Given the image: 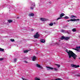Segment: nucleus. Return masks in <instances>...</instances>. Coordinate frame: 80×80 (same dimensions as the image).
Here are the masks:
<instances>
[{
    "label": "nucleus",
    "instance_id": "423d86ee",
    "mask_svg": "<svg viewBox=\"0 0 80 80\" xmlns=\"http://www.w3.org/2000/svg\"><path fill=\"white\" fill-rule=\"evenodd\" d=\"M39 35L38 34V32H37L36 33V34H35L34 36V37L35 38H38L39 37Z\"/></svg>",
    "mask_w": 80,
    "mask_h": 80
},
{
    "label": "nucleus",
    "instance_id": "0eeeda50",
    "mask_svg": "<svg viewBox=\"0 0 80 80\" xmlns=\"http://www.w3.org/2000/svg\"><path fill=\"white\" fill-rule=\"evenodd\" d=\"M40 20L41 21H42V22H45V21H47L48 20V19L45 18H40Z\"/></svg>",
    "mask_w": 80,
    "mask_h": 80
},
{
    "label": "nucleus",
    "instance_id": "9d476101",
    "mask_svg": "<svg viewBox=\"0 0 80 80\" xmlns=\"http://www.w3.org/2000/svg\"><path fill=\"white\" fill-rule=\"evenodd\" d=\"M76 48L77 49H74V50L79 52H80V46L78 47H77Z\"/></svg>",
    "mask_w": 80,
    "mask_h": 80
},
{
    "label": "nucleus",
    "instance_id": "2eb2a0df",
    "mask_svg": "<svg viewBox=\"0 0 80 80\" xmlns=\"http://www.w3.org/2000/svg\"><path fill=\"white\" fill-rule=\"evenodd\" d=\"M32 58L33 61H35V59H36V57H35V56H34L33 58L32 57Z\"/></svg>",
    "mask_w": 80,
    "mask_h": 80
},
{
    "label": "nucleus",
    "instance_id": "9b49d317",
    "mask_svg": "<svg viewBox=\"0 0 80 80\" xmlns=\"http://www.w3.org/2000/svg\"><path fill=\"white\" fill-rule=\"evenodd\" d=\"M36 67H38V68H40L41 69H42L43 68V67H42V66H41L40 65L38 64H36Z\"/></svg>",
    "mask_w": 80,
    "mask_h": 80
},
{
    "label": "nucleus",
    "instance_id": "39448f33",
    "mask_svg": "<svg viewBox=\"0 0 80 80\" xmlns=\"http://www.w3.org/2000/svg\"><path fill=\"white\" fill-rule=\"evenodd\" d=\"M64 16V13H62L60 15V17L56 19V20H59V19H62V17Z\"/></svg>",
    "mask_w": 80,
    "mask_h": 80
},
{
    "label": "nucleus",
    "instance_id": "c9c22d12",
    "mask_svg": "<svg viewBox=\"0 0 80 80\" xmlns=\"http://www.w3.org/2000/svg\"><path fill=\"white\" fill-rule=\"evenodd\" d=\"M45 32H46V33H47V31H46Z\"/></svg>",
    "mask_w": 80,
    "mask_h": 80
},
{
    "label": "nucleus",
    "instance_id": "58836bf2",
    "mask_svg": "<svg viewBox=\"0 0 80 80\" xmlns=\"http://www.w3.org/2000/svg\"><path fill=\"white\" fill-rule=\"evenodd\" d=\"M79 59H80V58H79Z\"/></svg>",
    "mask_w": 80,
    "mask_h": 80
},
{
    "label": "nucleus",
    "instance_id": "bb28decb",
    "mask_svg": "<svg viewBox=\"0 0 80 80\" xmlns=\"http://www.w3.org/2000/svg\"><path fill=\"white\" fill-rule=\"evenodd\" d=\"M9 8L10 9H11V10H13V8H12V7H9Z\"/></svg>",
    "mask_w": 80,
    "mask_h": 80
},
{
    "label": "nucleus",
    "instance_id": "20e7f679",
    "mask_svg": "<svg viewBox=\"0 0 80 80\" xmlns=\"http://www.w3.org/2000/svg\"><path fill=\"white\" fill-rule=\"evenodd\" d=\"M35 6V4L34 2L31 3V7H30V9L31 10H33V8Z\"/></svg>",
    "mask_w": 80,
    "mask_h": 80
},
{
    "label": "nucleus",
    "instance_id": "e433bc0d",
    "mask_svg": "<svg viewBox=\"0 0 80 80\" xmlns=\"http://www.w3.org/2000/svg\"><path fill=\"white\" fill-rule=\"evenodd\" d=\"M79 38H80V36H79Z\"/></svg>",
    "mask_w": 80,
    "mask_h": 80
},
{
    "label": "nucleus",
    "instance_id": "2f4dec72",
    "mask_svg": "<svg viewBox=\"0 0 80 80\" xmlns=\"http://www.w3.org/2000/svg\"><path fill=\"white\" fill-rule=\"evenodd\" d=\"M53 24H54V25H55L56 24V23L55 22H53Z\"/></svg>",
    "mask_w": 80,
    "mask_h": 80
},
{
    "label": "nucleus",
    "instance_id": "c85d7f7f",
    "mask_svg": "<svg viewBox=\"0 0 80 80\" xmlns=\"http://www.w3.org/2000/svg\"><path fill=\"white\" fill-rule=\"evenodd\" d=\"M61 32H65V30H62L61 31Z\"/></svg>",
    "mask_w": 80,
    "mask_h": 80
},
{
    "label": "nucleus",
    "instance_id": "4468645a",
    "mask_svg": "<svg viewBox=\"0 0 80 80\" xmlns=\"http://www.w3.org/2000/svg\"><path fill=\"white\" fill-rule=\"evenodd\" d=\"M70 18H74V19H75L76 18H77V17L75 16H74V15H72L70 17Z\"/></svg>",
    "mask_w": 80,
    "mask_h": 80
},
{
    "label": "nucleus",
    "instance_id": "f3484780",
    "mask_svg": "<svg viewBox=\"0 0 80 80\" xmlns=\"http://www.w3.org/2000/svg\"><path fill=\"white\" fill-rule=\"evenodd\" d=\"M72 31L73 32H76L77 30H76V29L73 28L72 29Z\"/></svg>",
    "mask_w": 80,
    "mask_h": 80
},
{
    "label": "nucleus",
    "instance_id": "72a5a7b5",
    "mask_svg": "<svg viewBox=\"0 0 80 80\" xmlns=\"http://www.w3.org/2000/svg\"><path fill=\"white\" fill-rule=\"evenodd\" d=\"M24 62H25V63H28L27 61H24Z\"/></svg>",
    "mask_w": 80,
    "mask_h": 80
},
{
    "label": "nucleus",
    "instance_id": "5701e85b",
    "mask_svg": "<svg viewBox=\"0 0 80 80\" xmlns=\"http://www.w3.org/2000/svg\"><path fill=\"white\" fill-rule=\"evenodd\" d=\"M8 22H9V23H11V22H12V20H8Z\"/></svg>",
    "mask_w": 80,
    "mask_h": 80
},
{
    "label": "nucleus",
    "instance_id": "b1692460",
    "mask_svg": "<svg viewBox=\"0 0 80 80\" xmlns=\"http://www.w3.org/2000/svg\"><path fill=\"white\" fill-rule=\"evenodd\" d=\"M28 52V50H25L24 51V53H27Z\"/></svg>",
    "mask_w": 80,
    "mask_h": 80
},
{
    "label": "nucleus",
    "instance_id": "cd10ccee",
    "mask_svg": "<svg viewBox=\"0 0 80 80\" xmlns=\"http://www.w3.org/2000/svg\"><path fill=\"white\" fill-rule=\"evenodd\" d=\"M3 60V58H0V61H2Z\"/></svg>",
    "mask_w": 80,
    "mask_h": 80
},
{
    "label": "nucleus",
    "instance_id": "ddd939ff",
    "mask_svg": "<svg viewBox=\"0 0 80 80\" xmlns=\"http://www.w3.org/2000/svg\"><path fill=\"white\" fill-rule=\"evenodd\" d=\"M40 42H41V43H45V40L44 39H41L40 40Z\"/></svg>",
    "mask_w": 80,
    "mask_h": 80
},
{
    "label": "nucleus",
    "instance_id": "f8f14e48",
    "mask_svg": "<svg viewBox=\"0 0 80 80\" xmlns=\"http://www.w3.org/2000/svg\"><path fill=\"white\" fill-rule=\"evenodd\" d=\"M34 14L32 13H30L29 14V17H34Z\"/></svg>",
    "mask_w": 80,
    "mask_h": 80
},
{
    "label": "nucleus",
    "instance_id": "f704fd0d",
    "mask_svg": "<svg viewBox=\"0 0 80 80\" xmlns=\"http://www.w3.org/2000/svg\"><path fill=\"white\" fill-rule=\"evenodd\" d=\"M17 18H18H18H19V17H17Z\"/></svg>",
    "mask_w": 80,
    "mask_h": 80
},
{
    "label": "nucleus",
    "instance_id": "393cba45",
    "mask_svg": "<svg viewBox=\"0 0 80 80\" xmlns=\"http://www.w3.org/2000/svg\"><path fill=\"white\" fill-rule=\"evenodd\" d=\"M10 40L11 42H15V40L13 39H11Z\"/></svg>",
    "mask_w": 80,
    "mask_h": 80
},
{
    "label": "nucleus",
    "instance_id": "a211bd4d",
    "mask_svg": "<svg viewBox=\"0 0 80 80\" xmlns=\"http://www.w3.org/2000/svg\"><path fill=\"white\" fill-rule=\"evenodd\" d=\"M49 26H53V23H51L49 24Z\"/></svg>",
    "mask_w": 80,
    "mask_h": 80
},
{
    "label": "nucleus",
    "instance_id": "f03ea898",
    "mask_svg": "<svg viewBox=\"0 0 80 80\" xmlns=\"http://www.w3.org/2000/svg\"><path fill=\"white\" fill-rule=\"evenodd\" d=\"M70 38V37H65L64 36H62L61 38V40H69Z\"/></svg>",
    "mask_w": 80,
    "mask_h": 80
},
{
    "label": "nucleus",
    "instance_id": "473e14b6",
    "mask_svg": "<svg viewBox=\"0 0 80 80\" xmlns=\"http://www.w3.org/2000/svg\"><path fill=\"white\" fill-rule=\"evenodd\" d=\"M49 3H50V4H51V3H52V2H49Z\"/></svg>",
    "mask_w": 80,
    "mask_h": 80
},
{
    "label": "nucleus",
    "instance_id": "6ab92c4d",
    "mask_svg": "<svg viewBox=\"0 0 80 80\" xmlns=\"http://www.w3.org/2000/svg\"><path fill=\"white\" fill-rule=\"evenodd\" d=\"M0 52H3L4 51V49L0 48Z\"/></svg>",
    "mask_w": 80,
    "mask_h": 80
},
{
    "label": "nucleus",
    "instance_id": "a878e982",
    "mask_svg": "<svg viewBox=\"0 0 80 80\" xmlns=\"http://www.w3.org/2000/svg\"><path fill=\"white\" fill-rule=\"evenodd\" d=\"M56 80H63L62 79L60 78H58L56 79Z\"/></svg>",
    "mask_w": 80,
    "mask_h": 80
},
{
    "label": "nucleus",
    "instance_id": "412c9836",
    "mask_svg": "<svg viewBox=\"0 0 80 80\" xmlns=\"http://www.w3.org/2000/svg\"><path fill=\"white\" fill-rule=\"evenodd\" d=\"M17 58H15V59H14V61H13V62H14V63H15V62H17Z\"/></svg>",
    "mask_w": 80,
    "mask_h": 80
},
{
    "label": "nucleus",
    "instance_id": "1a4fd4ad",
    "mask_svg": "<svg viewBox=\"0 0 80 80\" xmlns=\"http://www.w3.org/2000/svg\"><path fill=\"white\" fill-rule=\"evenodd\" d=\"M47 68V70H53V68H52L51 67H46Z\"/></svg>",
    "mask_w": 80,
    "mask_h": 80
},
{
    "label": "nucleus",
    "instance_id": "6e6552de",
    "mask_svg": "<svg viewBox=\"0 0 80 80\" xmlns=\"http://www.w3.org/2000/svg\"><path fill=\"white\" fill-rule=\"evenodd\" d=\"M71 66L72 67H74L75 68H78V67H79L80 66L77 65H76L71 64Z\"/></svg>",
    "mask_w": 80,
    "mask_h": 80
},
{
    "label": "nucleus",
    "instance_id": "7ed1b4c3",
    "mask_svg": "<svg viewBox=\"0 0 80 80\" xmlns=\"http://www.w3.org/2000/svg\"><path fill=\"white\" fill-rule=\"evenodd\" d=\"M68 22H70V21H71V22H74L75 21H80V19H71L70 20H68L67 21Z\"/></svg>",
    "mask_w": 80,
    "mask_h": 80
},
{
    "label": "nucleus",
    "instance_id": "aec40b11",
    "mask_svg": "<svg viewBox=\"0 0 80 80\" xmlns=\"http://www.w3.org/2000/svg\"><path fill=\"white\" fill-rule=\"evenodd\" d=\"M64 18L65 19H68V18H69V17L68 16H66L65 17H64Z\"/></svg>",
    "mask_w": 80,
    "mask_h": 80
},
{
    "label": "nucleus",
    "instance_id": "4be33fe9",
    "mask_svg": "<svg viewBox=\"0 0 80 80\" xmlns=\"http://www.w3.org/2000/svg\"><path fill=\"white\" fill-rule=\"evenodd\" d=\"M53 69L55 71H57L58 70V69H57V68H53Z\"/></svg>",
    "mask_w": 80,
    "mask_h": 80
},
{
    "label": "nucleus",
    "instance_id": "dca6fc26",
    "mask_svg": "<svg viewBox=\"0 0 80 80\" xmlns=\"http://www.w3.org/2000/svg\"><path fill=\"white\" fill-rule=\"evenodd\" d=\"M56 65L57 66V68H60V65L59 64H56Z\"/></svg>",
    "mask_w": 80,
    "mask_h": 80
},
{
    "label": "nucleus",
    "instance_id": "7c9ffc66",
    "mask_svg": "<svg viewBox=\"0 0 80 80\" xmlns=\"http://www.w3.org/2000/svg\"><path fill=\"white\" fill-rule=\"evenodd\" d=\"M33 30H34V29H31V31H33Z\"/></svg>",
    "mask_w": 80,
    "mask_h": 80
},
{
    "label": "nucleus",
    "instance_id": "4c0bfd02",
    "mask_svg": "<svg viewBox=\"0 0 80 80\" xmlns=\"http://www.w3.org/2000/svg\"><path fill=\"white\" fill-rule=\"evenodd\" d=\"M26 58H27V57H26Z\"/></svg>",
    "mask_w": 80,
    "mask_h": 80
},
{
    "label": "nucleus",
    "instance_id": "f257e3e1",
    "mask_svg": "<svg viewBox=\"0 0 80 80\" xmlns=\"http://www.w3.org/2000/svg\"><path fill=\"white\" fill-rule=\"evenodd\" d=\"M66 52L68 54L69 58H71L72 57L74 60H76V58L77 57V56L76 54L70 50L68 51L67 50Z\"/></svg>",
    "mask_w": 80,
    "mask_h": 80
},
{
    "label": "nucleus",
    "instance_id": "c756f323",
    "mask_svg": "<svg viewBox=\"0 0 80 80\" xmlns=\"http://www.w3.org/2000/svg\"><path fill=\"white\" fill-rule=\"evenodd\" d=\"M77 75L78 77H80V74H78Z\"/></svg>",
    "mask_w": 80,
    "mask_h": 80
}]
</instances>
